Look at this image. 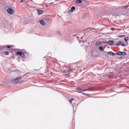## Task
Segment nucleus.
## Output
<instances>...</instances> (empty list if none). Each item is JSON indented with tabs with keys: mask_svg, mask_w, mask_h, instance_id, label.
Returning a JSON list of instances; mask_svg holds the SVG:
<instances>
[{
	"mask_svg": "<svg viewBox=\"0 0 129 129\" xmlns=\"http://www.w3.org/2000/svg\"><path fill=\"white\" fill-rule=\"evenodd\" d=\"M108 55H112V56H115V55H116V53H114L112 51L108 52Z\"/></svg>",
	"mask_w": 129,
	"mask_h": 129,
	"instance_id": "nucleus-7",
	"label": "nucleus"
},
{
	"mask_svg": "<svg viewBox=\"0 0 129 129\" xmlns=\"http://www.w3.org/2000/svg\"><path fill=\"white\" fill-rule=\"evenodd\" d=\"M17 55H20L22 58H24L25 57V54L23 52L18 51L17 52Z\"/></svg>",
	"mask_w": 129,
	"mask_h": 129,
	"instance_id": "nucleus-4",
	"label": "nucleus"
},
{
	"mask_svg": "<svg viewBox=\"0 0 129 129\" xmlns=\"http://www.w3.org/2000/svg\"><path fill=\"white\" fill-rule=\"evenodd\" d=\"M126 55V53L124 52H121V56H125Z\"/></svg>",
	"mask_w": 129,
	"mask_h": 129,
	"instance_id": "nucleus-10",
	"label": "nucleus"
},
{
	"mask_svg": "<svg viewBox=\"0 0 129 129\" xmlns=\"http://www.w3.org/2000/svg\"><path fill=\"white\" fill-rule=\"evenodd\" d=\"M129 10V6H122L121 7V9H123V10H125L126 9H127Z\"/></svg>",
	"mask_w": 129,
	"mask_h": 129,
	"instance_id": "nucleus-8",
	"label": "nucleus"
},
{
	"mask_svg": "<svg viewBox=\"0 0 129 129\" xmlns=\"http://www.w3.org/2000/svg\"><path fill=\"white\" fill-rule=\"evenodd\" d=\"M71 71H72V70H70L69 71V72H71Z\"/></svg>",
	"mask_w": 129,
	"mask_h": 129,
	"instance_id": "nucleus-24",
	"label": "nucleus"
},
{
	"mask_svg": "<svg viewBox=\"0 0 129 129\" xmlns=\"http://www.w3.org/2000/svg\"><path fill=\"white\" fill-rule=\"evenodd\" d=\"M116 55H118L121 56V51H118V52H117L116 53Z\"/></svg>",
	"mask_w": 129,
	"mask_h": 129,
	"instance_id": "nucleus-12",
	"label": "nucleus"
},
{
	"mask_svg": "<svg viewBox=\"0 0 129 129\" xmlns=\"http://www.w3.org/2000/svg\"><path fill=\"white\" fill-rule=\"evenodd\" d=\"M39 23L41 26H46V23H45V21L44 20H40L39 21Z\"/></svg>",
	"mask_w": 129,
	"mask_h": 129,
	"instance_id": "nucleus-6",
	"label": "nucleus"
},
{
	"mask_svg": "<svg viewBox=\"0 0 129 129\" xmlns=\"http://www.w3.org/2000/svg\"><path fill=\"white\" fill-rule=\"evenodd\" d=\"M83 94H84V95H87V94H85L84 93H83Z\"/></svg>",
	"mask_w": 129,
	"mask_h": 129,
	"instance_id": "nucleus-23",
	"label": "nucleus"
},
{
	"mask_svg": "<svg viewBox=\"0 0 129 129\" xmlns=\"http://www.w3.org/2000/svg\"><path fill=\"white\" fill-rule=\"evenodd\" d=\"M73 100H74V99H71V100H70V103H72V101H73Z\"/></svg>",
	"mask_w": 129,
	"mask_h": 129,
	"instance_id": "nucleus-20",
	"label": "nucleus"
},
{
	"mask_svg": "<svg viewBox=\"0 0 129 129\" xmlns=\"http://www.w3.org/2000/svg\"><path fill=\"white\" fill-rule=\"evenodd\" d=\"M106 57H108V55H106Z\"/></svg>",
	"mask_w": 129,
	"mask_h": 129,
	"instance_id": "nucleus-26",
	"label": "nucleus"
},
{
	"mask_svg": "<svg viewBox=\"0 0 129 129\" xmlns=\"http://www.w3.org/2000/svg\"><path fill=\"white\" fill-rule=\"evenodd\" d=\"M76 9V8H75V7L73 6L71 8V10L69 11V13H73V12H74V11H75Z\"/></svg>",
	"mask_w": 129,
	"mask_h": 129,
	"instance_id": "nucleus-5",
	"label": "nucleus"
},
{
	"mask_svg": "<svg viewBox=\"0 0 129 129\" xmlns=\"http://www.w3.org/2000/svg\"><path fill=\"white\" fill-rule=\"evenodd\" d=\"M101 43V41H98V42H96V45L97 46H98V45H100Z\"/></svg>",
	"mask_w": 129,
	"mask_h": 129,
	"instance_id": "nucleus-13",
	"label": "nucleus"
},
{
	"mask_svg": "<svg viewBox=\"0 0 129 129\" xmlns=\"http://www.w3.org/2000/svg\"><path fill=\"white\" fill-rule=\"evenodd\" d=\"M20 2L23 3V0H21Z\"/></svg>",
	"mask_w": 129,
	"mask_h": 129,
	"instance_id": "nucleus-25",
	"label": "nucleus"
},
{
	"mask_svg": "<svg viewBox=\"0 0 129 129\" xmlns=\"http://www.w3.org/2000/svg\"><path fill=\"white\" fill-rule=\"evenodd\" d=\"M12 83H20L21 82V77H17L12 81Z\"/></svg>",
	"mask_w": 129,
	"mask_h": 129,
	"instance_id": "nucleus-2",
	"label": "nucleus"
},
{
	"mask_svg": "<svg viewBox=\"0 0 129 129\" xmlns=\"http://www.w3.org/2000/svg\"><path fill=\"white\" fill-rule=\"evenodd\" d=\"M5 11L8 13L9 15H14V10L10 7H6L5 8Z\"/></svg>",
	"mask_w": 129,
	"mask_h": 129,
	"instance_id": "nucleus-1",
	"label": "nucleus"
},
{
	"mask_svg": "<svg viewBox=\"0 0 129 129\" xmlns=\"http://www.w3.org/2000/svg\"><path fill=\"white\" fill-rule=\"evenodd\" d=\"M128 40V38L127 37H125L124 38V41L126 43H127V40Z\"/></svg>",
	"mask_w": 129,
	"mask_h": 129,
	"instance_id": "nucleus-16",
	"label": "nucleus"
},
{
	"mask_svg": "<svg viewBox=\"0 0 129 129\" xmlns=\"http://www.w3.org/2000/svg\"><path fill=\"white\" fill-rule=\"evenodd\" d=\"M121 46H125L124 43L123 42L121 41Z\"/></svg>",
	"mask_w": 129,
	"mask_h": 129,
	"instance_id": "nucleus-18",
	"label": "nucleus"
},
{
	"mask_svg": "<svg viewBox=\"0 0 129 129\" xmlns=\"http://www.w3.org/2000/svg\"><path fill=\"white\" fill-rule=\"evenodd\" d=\"M77 4H82V1L81 0H78L77 1Z\"/></svg>",
	"mask_w": 129,
	"mask_h": 129,
	"instance_id": "nucleus-14",
	"label": "nucleus"
},
{
	"mask_svg": "<svg viewBox=\"0 0 129 129\" xmlns=\"http://www.w3.org/2000/svg\"><path fill=\"white\" fill-rule=\"evenodd\" d=\"M7 47L10 48H12V47H13V45L11 46V45H8L7 46Z\"/></svg>",
	"mask_w": 129,
	"mask_h": 129,
	"instance_id": "nucleus-21",
	"label": "nucleus"
},
{
	"mask_svg": "<svg viewBox=\"0 0 129 129\" xmlns=\"http://www.w3.org/2000/svg\"><path fill=\"white\" fill-rule=\"evenodd\" d=\"M77 90H81V88H80V87H77Z\"/></svg>",
	"mask_w": 129,
	"mask_h": 129,
	"instance_id": "nucleus-22",
	"label": "nucleus"
},
{
	"mask_svg": "<svg viewBox=\"0 0 129 129\" xmlns=\"http://www.w3.org/2000/svg\"><path fill=\"white\" fill-rule=\"evenodd\" d=\"M114 43V41H113V40H110L107 42H105V44H108V45H110V46H111V45H113Z\"/></svg>",
	"mask_w": 129,
	"mask_h": 129,
	"instance_id": "nucleus-3",
	"label": "nucleus"
},
{
	"mask_svg": "<svg viewBox=\"0 0 129 129\" xmlns=\"http://www.w3.org/2000/svg\"><path fill=\"white\" fill-rule=\"evenodd\" d=\"M43 13H44V12L42 10H37V13L38 14V15H42Z\"/></svg>",
	"mask_w": 129,
	"mask_h": 129,
	"instance_id": "nucleus-9",
	"label": "nucleus"
},
{
	"mask_svg": "<svg viewBox=\"0 0 129 129\" xmlns=\"http://www.w3.org/2000/svg\"><path fill=\"white\" fill-rule=\"evenodd\" d=\"M123 37H125V35H120L119 36V38H123Z\"/></svg>",
	"mask_w": 129,
	"mask_h": 129,
	"instance_id": "nucleus-19",
	"label": "nucleus"
},
{
	"mask_svg": "<svg viewBox=\"0 0 129 129\" xmlns=\"http://www.w3.org/2000/svg\"><path fill=\"white\" fill-rule=\"evenodd\" d=\"M4 53L6 54V55H10L9 51H5Z\"/></svg>",
	"mask_w": 129,
	"mask_h": 129,
	"instance_id": "nucleus-17",
	"label": "nucleus"
},
{
	"mask_svg": "<svg viewBox=\"0 0 129 129\" xmlns=\"http://www.w3.org/2000/svg\"><path fill=\"white\" fill-rule=\"evenodd\" d=\"M121 41H119L117 43H116L115 45L116 46H120L121 45Z\"/></svg>",
	"mask_w": 129,
	"mask_h": 129,
	"instance_id": "nucleus-15",
	"label": "nucleus"
},
{
	"mask_svg": "<svg viewBox=\"0 0 129 129\" xmlns=\"http://www.w3.org/2000/svg\"><path fill=\"white\" fill-rule=\"evenodd\" d=\"M99 49L100 51H104V49L103 47H102V46L99 47Z\"/></svg>",
	"mask_w": 129,
	"mask_h": 129,
	"instance_id": "nucleus-11",
	"label": "nucleus"
}]
</instances>
